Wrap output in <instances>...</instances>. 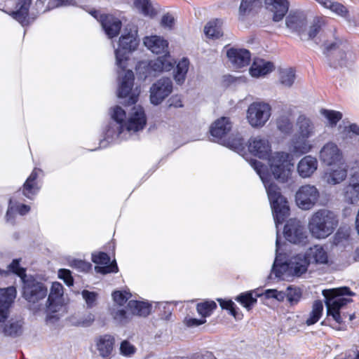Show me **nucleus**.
Masks as SVG:
<instances>
[{"label":"nucleus","mask_w":359,"mask_h":359,"mask_svg":"<svg viewBox=\"0 0 359 359\" xmlns=\"http://www.w3.org/2000/svg\"><path fill=\"white\" fill-rule=\"evenodd\" d=\"M349 234L347 231L338 230L335 233L333 244L336 246H345L348 245Z\"/></svg>","instance_id":"nucleus-56"},{"label":"nucleus","mask_w":359,"mask_h":359,"mask_svg":"<svg viewBox=\"0 0 359 359\" xmlns=\"http://www.w3.org/2000/svg\"><path fill=\"white\" fill-rule=\"evenodd\" d=\"M15 287L0 288V322L5 321L8 317L10 308L16 297Z\"/></svg>","instance_id":"nucleus-19"},{"label":"nucleus","mask_w":359,"mask_h":359,"mask_svg":"<svg viewBox=\"0 0 359 359\" xmlns=\"http://www.w3.org/2000/svg\"><path fill=\"white\" fill-rule=\"evenodd\" d=\"M283 234L285 239L292 244L306 245L309 243L307 231L297 219H290L287 222Z\"/></svg>","instance_id":"nucleus-11"},{"label":"nucleus","mask_w":359,"mask_h":359,"mask_svg":"<svg viewBox=\"0 0 359 359\" xmlns=\"http://www.w3.org/2000/svg\"><path fill=\"white\" fill-rule=\"evenodd\" d=\"M347 175V170L345 168L331 169L324 175L325 181L330 184H337L343 182Z\"/></svg>","instance_id":"nucleus-41"},{"label":"nucleus","mask_w":359,"mask_h":359,"mask_svg":"<svg viewBox=\"0 0 359 359\" xmlns=\"http://www.w3.org/2000/svg\"><path fill=\"white\" fill-rule=\"evenodd\" d=\"M135 7L145 16L153 17L156 14L150 0H135Z\"/></svg>","instance_id":"nucleus-47"},{"label":"nucleus","mask_w":359,"mask_h":359,"mask_svg":"<svg viewBox=\"0 0 359 359\" xmlns=\"http://www.w3.org/2000/svg\"><path fill=\"white\" fill-rule=\"evenodd\" d=\"M110 315L114 323L121 325L128 323L132 318L130 311L127 312L125 308L118 306H112L110 308Z\"/></svg>","instance_id":"nucleus-37"},{"label":"nucleus","mask_w":359,"mask_h":359,"mask_svg":"<svg viewBox=\"0 0 359 359\" xmlns=\"http://www.w3.org/2000/svg\"><path fill=\"white\" fill-rule=\"evenodd\" d=\"M69 265L79 271L85 273L89 271L92 267V264L90 262L74 258L69 259Z\"/></svg>","instance_id":"nucleus-53"},{"label":"nucleus","mask_w":359,"mask_h":359,"mask_svg":"<svg viewBox=\"0 0 359 359\" xmlns=\"http://www.w3.org/2000/svg\"><path fill=\"white\" fill-rule=\"evenodd\" d=\"M22 297L29 303L36 304L47 296L48 290L43 283L32 276H28L22 281Z\"/></svg>","instance_id":"nucleus-9"},{"label":"nucleus","mask_w":359,"mask_h":359,"mask_svg":"<svg viewBox=\"0 0 359 359\" xmlns=\"http://www.w3.org/2000/svg\"><path fill=\"white\" fill-rule=\"evenodd\" d=\"M248 149L259 158H266L271 154V147L269 140L260 136L252 137L248 141Z\"/></svg>","instance_id":"nucleus-18"},{"label":"nucleus","mask_w":359,"mask_h":359,"mask_svg":"<svg viewBox=\"0 0 359 359\" xmlns=\"http://www.w3.org/2000/svg\"><path fill=\"white\" fill-rule=\"evenodd\" d=\"M115 338L111 334H103L95 339V346L102 359H111L113 355Z\"/></svg>","instance_id":"nucleus-20"},{"label":"nucleus","mask_w":359,"mask_h":359,"mask_svg":"<svg viewBox=\"0 0 359 359\" xmlns=\"http://www.w3.org/2000/svg\"><path fill=\"white\" fill-rule=\"evenodd\" d=\"M262 6V0H242L239 7L240 15H245L257 11Z\"/></svg>","instance_id":"nucleus-44"},{"label":"nucleus","mask_w":359,"mask_h":359,"mask_svg":"<svg viewBox=\"0 0 359 359\" xmlns=\"http://www.w3.org/2000/svg\"><path fill=\"white\" fill-rule=\"evenodd\" d=\"M286 27L301 39L304 31L306 29V15L301 11H290L285 19Z\"/></svg>","instance_id":"nucleus-17"},{"label":"nucleus","mask_w":359,"mask_h":359,"mask_svg":"<svg viewBox=\"0 0 359 359\" xmlns=\"http://www.w3.org/2000/svg\"><path fill=\"white\" fill-rule=\"evenodd\" d=\"M290 116V114H284L280 115L276 120L278 129L284 134H290L292 130L293 123Z\"/></svg>","instance_id":"nucleus-46"},{"label":"nucleus","mask_w":359,"mask_h":359,"mask_svg":"<svg viewBox=\"0 0 359 359\" xmlns=\"http://www.w3.org/2000/svg\"><path fill=\"white\" fill-rule=\"evenodd\" d=\"M111 116L114 121L109 123L105 132V139L108 142L121 137L125 131L135 133L142 130L147 123L144 111L140 106L133 108L126 122H124L126 111L119 106L113 108Z\"/></svg>","instance_id":"nucleus-1"},{"label":"nucleus","mask_w":359,"mask_h":359,"mask_svg":"<svg viewBox=\"0 0 359 359\" xmlns=\"http://www.w3.org/2000/svg\"><path fill=\"white\" fill-rule=\"evenodd\" d=\"M231 122L227 117H222L215 121L210 126V133L215 138V141L222 140L231 131Z\"/></svg>","instance_id":"nucleus-25"},{"label":"nucleus","mask_w":359,"mask_h":359,"mask_svg":"<svg viewBox=\"0 0 359 359\" xmlns=\"http://www.w3.org/2000/svg\"><path fill=\"white\" fill-rule=\"evenodd\" d=\"M63 295V286L58 282L52 284L50 292L47 299V310L55 313L62 306V297Z\"/></svg>","instance_id":"nucleus-23"},{"label":"nucleus","mask_w":359,"mask_h":359,"mask_svg":"<svg viewBox=\"0 0 359 359\" xmlns=\"http://www.w3.org/2000/svg\"><path fill=\"white\" fill-rule=\"evenodd\" d=\"M287 248H276V257L272 266L271 277L284 280L287 274L300 277L306 273L311 264L306 250L290 255Z\"/></svg>","instance_id":"nucleus-2"},{"label":"nucleus","mask_w":359,"mask_h":359,"mask_svg":"<svg viewBox=\"0 0 359 359\" xmlns=\"http://www.w3.org/2000/svg\"><path fill=\"white\" fill-rule=\"evenodd\" d=\"M321 114L327 119L328 123L331 127H334L341 119L342 114L339 111L322 109Z\"/></svg>","instance_id":"nucleus-52"},{"label":"nucleus","mask_w":359,"mask_h":359,"mask_svg":"<svg viewBox=\"0 0 359 359\" xmlns=\"http://www.w3.org/2000/svg\"><path fill=\"white\" fill-rule=\"evenodd\" d=\"M94 320V315L93 313H89L78 320L77 325L84 327H89L93 324Z\"/></svg>","instance_id":"nucleus-63"},{"label":"nucleus","mask_w":359,"mask_h":359,"mask_svg":"<svg viewBox=\"0 0 359 359\" xmlns=\"http://www.w3.org/2000/svg\"><path fill=\"white\" fill-rule=\"evenodd\" d=\"M338 224L335 214L328 210L322 209L313 213L309 222V229L316 238H325L333 233Z\"/></svg>","instance_id":"nucleus-5"},{"label":"nucleus","mask_w":359,"mask_h":359,"mask_svg":"<svg viewBox=\"0 0 359 359\" xmlns=\"http://www.w3.org/2000/svg\"><path fill=\"white\" fill-rule=\"evenodd\" d=\"M220 306L222 309H226L229 311V313L233 316L236 319H241L243 315L238 312V309L236 307L235 303L231 300H225L222 299H217Z\"/></svg>","instance_id":"nucleus-50"},{"label":"nucleus","mask_w":359,"mask_h":359,"mask_svg":"<svg viewBox=\"0 0 359 359\" xmlns=\"http://www.w3.org/2000/svg\"><path fill=\"white\" fill-rule=\"evenodd\" d=\"M155 307L159 311V316L162 319L168 320L172 314V311L168 302H155Z\"/></svg>","instance_id":"nucleus-57"},{"label":"nucleus","mask_w":359,"mask_h":359,"mask_svg":"<svg viewBox=\"0 0 359 359\" xmlns=\"http://www.w3.org/2000/svg\"><path fill=\"white\" fill-rule=\"evenodd\" d=\"M127 309L130 311L132 316L146 317L151 312V304L142 301L130 300L127 304Z\"/></svg>","instance_id":"nucleus-34"},{"label":"nucleus","mask_w":359,"mask_h":359,"mask_svg":"<svg viewBox=\"0 0 359 359\" xmlns=\"http://www.w3.org/2000/svg\"><path fill=\"white\" fill-rule=\"evenodd\" d=\"M322 294L325 297L327 316H332L337 323H342L343 318L339 311L344 306L352 302L351 299L344 296L352 297L355 293L348 287L344 286L323 290Z\"/></svg>","instance_id":"nucleus-4"},{"label":"nucleus","mask_w":359,"mask_h":359,"mask_svg":"<svg viewBox=\"0 0 359 359\" xmlns=\"http://www.w3.org/2000/svg\"><path fill=\"white\" fill-rule=\"evenodd\" d=\"M264 295L267 299L273 298L279 302L283 301L285 297V292L282 291H278L276 289L266 290L264 293Z\"/></svg>","instance_id":"nucleus-61"},{"label":"nucleus","mask_w":359,"mask_h":359,"mask_svg":"<svg viewBox=\"0 0 359 359\" xmlns=\"http://www.w3.org/2000/svg\"><path fill=\"white\" fill-rule=\"evenodd\" d=\"M172 90V82L169 78H161L150 88V101L158 105L167 97Z\"/></svg>","instance_id":"nucleus-14"},{"label":"nucleus","mask_w":359,"mask_h":359,"mask_svg":"<svg viewBox=\"0 0 359 359\" xmlns=\"http://www.w3.org/2000/svg\"><path fill=\"white\" fill-rule=\"evenodd\" d=\"M323 311V304L320 300H316L313 302L312 310L310 312L309 316L306 320L307 325H312L316 323L322 316Z\"/></svg>","instance_id":"nucleus-45"},{"label":"nucleus","mask_w":359,"mask_h":359,"mask_svg":"<svg viewBox=\"0 0 359 359\" xmlns=\"http://www.w3.org/2000/svg\"><path fill=\"white\" fill-rule=\"evenodd\" d=\"M318 198V190L315 186L311 184L302 186L295 195V201L297 205L303 210L312 208Z\"/></svg>","instance_id":"nucleus-13"},{"label":"nucleus","mask_w":359,"mask_h":359,"mask_svg":"<svg viewBox=\"0 0 359 359\" xmlns=\"http://www.w3.org/2000/svg\"><path fill=\"white\" fill-rule=\"evenodd\" d=\"M226 55L236 68L248 66L251 60V55L248 50L231 48L227 50Z\"/></svg>","instance_id":"nucleus-22"},{"label":"nucleus","mask_w":359,"mask_h":359,"mask_svg":"<svg viewBox=\"0 0 359 359\" xmlns=\"http://www.w3.org/2000/svg\"><path fill=\"white\" fill-rule=\"evenodd\" d=\"M319 158L323 163L332 165L340 163L343 158V154L335 143L329 142L321 148Z\"/></svg>","instance_id":"nucleus-16"},{"label":"nucleus","mask_w":359,"mask_h":359,"mask_svg":"<svg viewBox=\"0 0 359 359\" xmlns=\"http://www.w3.org/2000/svg\"><path fill=\"white\" fill-rule=\"evenodd\" d=\"M81 294L88 309H91L96 305L97 298L96 292L84 290L82 291Z\"/></svg>","instance_id":"nucleus-58"},{"label":"nucleus","mask_w":359,"mask_h":359,"mask_svg":"<svg viewBox=\"0 0 359 359\" xmlns=\"http://www.w3.org/2000/svg\"><path fill=\"white\" fill-rule=\"evenodd\" d=\"M120 354L123 356L130 358L137 351L136 347L128 340H123L120 344Z\"/></svg>","instance_id":"nucleus-54"},{"label":"nucleus","mask_w":359,"mask_h":359,"mask_svg":"<svg viewBox=\"0 0 359 359\" xmlns=\"http://www.w3.org/2000/svg\"><path fill=\"white\" fill-rule=\"evenodd\" d=\"M261 295L257 290H250L241 293L235 298V300L248 311H250L257 303V297Z\"/></svg>","instance_id":"nucleus-35"},{"label":"nucleus","mask_w":359,"mask_h":359,"mask_svg":"<svg viewBox=\"0 0 359 359\" xmlns=\"http://www.w3.org/2000/svg\"><path fill=\"white\" fill-rule=\"evenodd\" d=\"M20 259H15L13 260V262L9 264L8 269L11 271H12L13 273L18 275L22 281L25 278H27L28 276L26 274V270L25 269L20 267Z\"/></svg>","instance_id":"nucleus-55"},{"label":"nucleus","mask_w":359,"mask_h":359,"mask_svg":"<svg viewBox=\"0 0 359 359\" xmlns=\"http://www.w3.org/2000/svg\"><path fill=\"white\" fill-rule=\"evenodd\" d=\"M271 107L266 102H255L250 104L247 111V119L253 128H261L271 116Z\"/></svg>","instance_id":"nucleus-10"},{"label":"nucleus","mask_w":359,"mask_h":359,"mask_svg":"<svg viewBox=\"0 0 359 359\" xmlns=\"http://www.w3.org/2000/svg\"><path fill=\"white\" fill-rule=\"evenodd\" d=\"M318 166L316 158L308 155L303 157L297 164V172L303 178L311 177Z\"/></svg>","instance_id":"nucleus-29"},{"label":"nucleus","mask_w":359,"mask_h":359,"mask_svg":"<svg viewBox=\"0 0 359 359\" xmlns=\"http://www.w3.org/2000/svg\"><path fill=\"white\" fill-rule=\"evenodd\" d=\"M222 25V20L214 19L208 22L205 26L204 32L208 38L218 39L223 35Z\"/></svg>","instance_id":"nucleus-39"},{"label":"nucleus","mask_w":359,"mask_h":359,"mask_svg":"<svg viewBox=\"0 0 359 359\" xmlns=\"http://www.w3.org/2000/svg\"><path fill=\"white\" fill-rule=\"evenodd\" d=\"M39 171L41 170L34 168L25 182L22 191L19 190L15 194H16V196L22 194L28 199H34L41 188L37 182L38 172Z\"/></svg>","instance_id":"nucleus-21"},{"label":"nucleus","mask_w":359,"mask_h":359,"mask_svg":"<svg viewBox=\"0 0 359 359\" xmlns=\"http://www.w3.org/2000/svg\"><path fill=\"white\" fill-rule=\"evenodd\" d=\"M112 298L116 304L115 306H122L132 297V294L128 290H116L112 293Z\"/></svg>","instance_id":"nucleus-51"},{"label":"nucleus","mask_w":359,"mask_h":359,"mask_svg":"<svg viewBox=\"0 0 359 359\" xmlns=\"http://www.w3.org/2000/svg\"><path fill=\"white\" fill-rule=\"evenodd\" d=\"M134 74L131 70H127L122 78L118 90V97H127L131 93L134 84Z\"/></svg>","instance_id":"nucleus-36"},{"label":"nucleus","mask_w":359,"mask_h":359,"mask_svg":"<svg viewBox=\"0 0 359 359\" xmlns=\"http://www.w3.org/2000/svg\"><path fill=\"white\" fill-rule=\"evenodd\" d=\"M216 308L217 304L214 301H205L198 304L196 306L198 314L203 318L210 316Z\"/></svg>","instance_id":"nucleus-48"},{"label":"nucleus","mask_w":359,"mask_h":359,"mask_svg":"<svg viewBox=\"0 0 359 359\" xmlns=\"http://www.w3.org/2000/svg\"><path fill=\"white\" fill-rule=\"evenodd\" d=\"M227 146L237 151L244 149V140L241 137H238L232 140H229Z\"/></svg>","instance_id":"nucleus-62"},{"label":"nucleus","mask_w":359,"mask_h":359,"mask_svg":"<svg viewBox=\"0 0 359 359\" xmlns=\"http://www.w3.org/2000/svg\"><path fill=\"white\" fill-rule=\"evenodd\" d=\"M306 252L309 255L311 264H326L336 270H340L351 263L350 261L341 262L338 259L332 257L325 248H307Z\"/></svg>","instance_id":"nucleus-12"},{"label":"nucleus","mask_w":359,"mask_h":359,"mask_svg":"<svg viewBox=\"0 0 359 359\" xmlns=\"http://www.w3.org/2000/svg\"><path fill=\"white\" fill-rule=\"evenodd\" d=\"M297 135L309 138L315 135V126L310 118L304 114L298 116L296 121Z\"/></svg>","instance_id":"nucleus-30"},{"label":"nucleus","mask_w":359,"mask_h":359,"mask_svg":"<svg viewBox=\"0 0 359 359\" xmlns=\"http://www.w3.org/2000/svg\"><path fill=\"white\" fill-rule=\"evenodd\" d=\"M22 320L11 319L4 325L2 331L5 336L17 337L22 333Z\"/></svg>","instance_id":"nucleus-40"},{"label":"nucleus","mask_w":359,"mask_h":359,"mask_svg":"<svg viewBox=\"0 0 359 359\" xmlns=\"http://www.w3.org/2000/svg\"><path fill=\"white\" fill-rule=\"evenodd\" d=\"M139 42L137 27L127 25L119 38L118 47L115 50L116 63L121 70L126 69L128 55L137 49Z\"/></svg>","instance_id":"nucleus-6"},{"label":"nucleus","mask_w":359,"mask_h":359,"mask_svg":"<svg viewBox=\"0 0 359 359\" xmlns=\"http://www.w3.org/2000/svg\"><path fill=\"white\" fill-rule=\"evenodd\" d=\"M316 1L341 18L345 19H348L349 18V11L348 8L339 2L333 1L332 0H316Z\"/></svg>","instance_id":"nucleus-38"},{"label":"nucleus","mask_w":359,"mask_h":359,"mask_svg":"<svg viewBox=\"0 0 359 359\" xmlns=\"http://www.w3.org/2000/svg\"><path fill=\"white\" fill-rule=\"evenodd\" d=\"M161 25L169 29H171L175 25V18L170 14H165L162 17Z\"/></svg>","instance_id":"nucleus-64"},{"label":"nucleus","mask_w":359,"mask_h":359,"mask_svg":"<svg viewBox=\"0 0 359 359\" xmlns=\"http://www.w3.org/2000/svg\"><path fill=\"white\" fill-rule=\"evenodd\" d=\"M92 261L97 264L95 266V271L101 274L117 273L118 271L115 260L110 262L109 256L103 252L92 254Z\"/></svg>","instance_id":"nucleus-15"},{"label":"nucleus","mask_w":359,"mask_h":359,"mask_svg":"<svg viewBox=\"0 0 359 359\" xmlns=\"http://www.w3.org/2000/svg\"><path fill=\"white\" fill-rule=\"evenodd\" d=\"M144 44L155 54H164L151 62V66L154 71L168 72L173 67L168 51V42L166 40L158 36H146L144 39Z\"/></svg>","instance_id":"nucleus-7"},{"label":"nucleus","mask_w":359,"mask_h":359,"mask_svg":"<svg viewBox=\"0 0 359 359\" xmlns=\"http://www.w3.org/2000/svg\"><path fill=\"white\" fill-rule=\"evenodd\" d=\"M267 158L273 177L280 182H287L294 167L292 155L285 151H276L271 154Z\"/></svg>","instance_id":"nucleus-8"},{"label":"nucleus","mask_w":359,"mask_h":359,"mask_svg":"<svg viewBox=\"0 0 359 359\" xmlns=\"http://www.w3.org/2000/svg\"><path fill=\"white\" fill-rule=\"evenodd\" d=\"M250 165L259 175L266 188L268 198L273 212V216L278 227L289 215L290 208L287 201L281 194L280 189L273 182H271V175L267 172L266 167L260 161L255 159L250 161Z\"/></svg>","instance_id":"nucleus-3"},{"label":"nucleus","mask_w":359,"mask_h":359,"mask_svg":"<svg viewBox=\"0 0 359 359\" xmlns=\"http://www.w3.org/2000/svg\"><path fill=\"white\" fill-rule=\"evenodd\" d=\"M19 196L15 194L9 200L8 208L6 212V220L11 224H14L13 219L15 212H18L21 215H25L30 210V207L27 205L22 204L16 200Z\"/></svg>","instance_id":"nucleus-32"},{"label":"nucleus","mask_w":359,"mask_h":359,"mask_svg":"<svg viewBox=\"0 0 359 359\" xmlns=\"http://www.w3.org/2000/svg\"><path fill=\"white\" fill-rule=\"evenodd\" d=\"M344 201L348 204H355L359 201V174H353L348 184L344 189Z\"/></svg>","instance_id":"nucleus-24"},{"label":"nucleus","mask_w":359,"mask_h":359,"mask_svg":"<svg viewBox=\"0 0 359 359\" xmlns=\"http://www.w3.org/2000/svg\"><path fill=\"white\" fill-rule=\"evenodd\" d=\"M100 22L109 38L118 36L122 25L119 19L111 15H104L100 16Z\"/></svg>","instance_id":"nucleus-27"},{"label":"nucleus","mask_w":359,"mask_h":359,"mask_svg":"<svg viewBox=\"0 0 359 359\" xmlns=\"http://www.w3.org/2000/svg\"><path fill=\"white\" fill-rule=\"evenodd\" d=\"M58 278L62 280L69 287L74 285V278L72 276V272L69 269H60L58 271Z\"/></svg>","instance_id":"nucleus-60"},{"label":"nucleus","mask_w":359,"mask_h":359,"mask_svg":"<svg viewBox=\"0 0 359 359\" xmlns=\"http://www.w3.org/2000/svg\"><path fill=\"white\" fill-rule=\"evenodd\" d=\"M265 4L266 8L273 13L274 22L282 20L289 9L287 0H265Z\"/></svg>","instance_id":"nucleus-28"},{"label":"nucleus","mask_w":359,"mask_h":359,"mask_svg":"<svg viewBox=\"0 0 359 359\" xmlns=\"http://www.w3.org/2000/svg\"><path fill=\"white\" fill-rule=\"evenodd\" d=\"M295 80L294 71L291 69H282L280 72L279 81L285 87H291Z\"/></svg>","instance_id":"nucleus-49"},{"label":"nucleus","mask_w":359,"mask_h":359,"mask_svg":"<svg viewBox=\"0 0 359 359\" xmlns=\"http://www.w3.org/2000/svg\"><path fill=\"white\" fill-rule=\"evenodd\" d=\"M301 297L302 292L299 289L288 287L287 299L291 305L297 304L300 300Z\"/></svg>","instance_id":"nucleus-59"},{"label":"nucleus","mask_w":359,"mask_h":359,"mask_svg":"<svg viewBox=\"0 0 359 359\" xmlns=\"http://www.w3.org/2000/svg\"><path fill=\"white\" fill-rule=\"evenodd\" d=\"M324 25L325 20L323 18H315L313 20L312 25L309 29V31L307 32L306 29L304 31V33L301 37V40L308 41L314 39Z\"/></svg>","instance_id":"nucleus-42"},{"label":"nucleus","mask_w":359,"mask_h":359,"mask_svg":"<svg viewBox=\"0 0 359 359\" xmlns=\"http://www.w3.org/2000/svg\"><path fill=\"white\" fill-rule=\"evenodd\" d=\"M273 69L274 65L273 62L263 59H256L250 69V73L253 77H259L266 75Z\"/></svg>","instance_id":"nucleus-33"},{"label":"nucleus","mask_w":359,"mask_h":359,"mask_svg":"<svg viewBox=\"0 0 359 359\" xmlns=\"http://www.w3.org/2000/svg\"><path fill=\"white\" fill-rule=\"evenodd\" d=\"M31 4L32 0H18L15 11H12L10 15L22 26L29 25V10Z\"/></svg>","instance_id":"nucleus-26"},{"label":"nucleus","mask_w":359,"mask_h":359,"mask_svg":"<svg viewBox=\"0 0 359 359\" xmlns=\"http://www.w3.org/2000/svg\"><path fill=\"white\" fill-rule=\"evenodd\" d=\"M308 139L297 135L294 136L289 147L290 154L299 156L309 153L312 149V145Z\"/></svg>","instance_id":"nucleus-31"},{"label":"nucleus","mask_w":359,"mask_h":359,"mask_svg":"<svg viewBox=\"0 0 359 359\" xmlns=\"http://www.w3.org/2000/svg\"><path fill=\"white\" fill-rule=\"evenodd\" d=\"M189 67V60L187 57H183L177 63L174 74V79L177 84H182L184 82Z\"/></svg>","instance_id":"nucleus-43"}]
</instances>
